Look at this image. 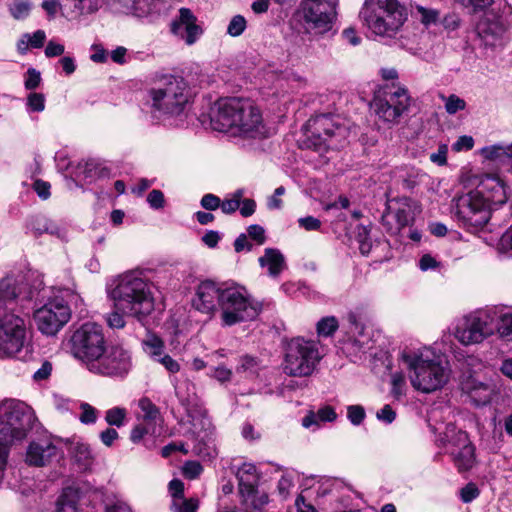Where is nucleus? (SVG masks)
I'll return each instance as SVG.
<instances>
[{"mask_svg":"<svg viewBox=\"0 0 512 512\" xmlns=\"http://www.w3.org/2000/svg\"><path fill=\"white\" fill-rule=\"evenodd\" d=\"M406 379L403 373L395 372L391 375V394L400 399L406 394Z\"/></svg>","mask_w":512,"mask_h":512,"instance_id":"nucleus-39","label":"nucleus"},{"mask_svg":"<svg viewBox=\"0 0 512 512\" xmlns=\"http://www.w3.org/2000/svg\"><path fill=\"white\" fill-rule=\"evenodd\" d=\"M360 17L375 35L392 37L404 24L406 13L397 0H366Z\"/></svg>","mask_w":512,"mask_h":512,"instance_id":"nucleus-7","label":"nucleus"},{"mask_svg":"<svg viewBox=\"0 0 512 512\" xmlns=\"http://www.w3.org/2000/svg\"><path fill=\"white\" fill-rule=\"evenodd\" d=\"M306 137L311 146L320 150L323 146L333 147L347 136V129L330 115H317L306 125Z\"/></svg>","mask_w":512,"mask_h":512,"instance_id":"nucleus-15","label":"nucleus"},{"mask_svg":"<svg viewBox=\"0 0 512 512\" xmlns=\"http://www.w3.org/2000/svg\"><path fill=\"white\" fill-rule=\"evenodd\" d=\"M474 146V139L471 136L463 135L460 136L457 141L452 145V150L460 152L463 150H471Z\"/></svg>","mask_w":512,"mask_h":512,"instance_id":"nucleus-60","label":"nucleus"},{"mask_svg":"<svg viewBox=\"0 0 512 512\" xmlns=\"http://www.w3.org/2000/svg\"><path fill=\"white\" fill-rule=\"evenodd\" d=\"M160 434V431L158 428H155L154 426H151L147 423H141L135 426L130 435V439L132 442L137 443L139 442L145 435H152L157 436Z\"/></svg>","mask_w":512,"mask_h":512,"instance_id":"nucleus-41","label":"nucleus"},{"mask_svg":"<svg viewBox=\"0 0 512 512\" xmlns=\"http://www.w3.org/2000/svg\"><path fill=\"white\" fill-rule=\"evenodd\" d=\"M164 194L157 189H154L149 192L147 196V202L149 203L150 207L153 209H160L164 206Z\"/></svg>","mask_w":512,"mask_h":512,"instance_id":"nucleus-58","label":"nucleus"},{"mask_svg":"<svg viewBox=\"0 0 512 512\" xmlns=\"http://www.w3.org/2000/svg\"><path fill=\"white\" fill-rule=\"evenodd\" d=\"M442 98L445 101V110L448 114L452 115L466 108L465 100L455 94Z\"/></svg>","mask_w":512,"mask_h":512,"instance_id":"nucleus-45","label":"nucleus"},{"mask_svg":"<svg viewBox=\"0 0 512 512\" xmlns=\"http://www.w3.org/2000/svg\"><path fill=\"white\" fill-rule=\"evenodd\" d=\"M318 420L321 422H333L337 418L335 409L332 406H323L316 412Z\"/></svg>","mask_w":512,"mask_h":512,"instance_id":"nucleus-61","label":"nucleus"},{"mask_svg":"<svg viewBox=\"0 0 512 512\" xmlns=\"http://www.w3.org/2000/svg\"><path fill=\"white\" fill-rule=\"evenodd\" d=\"M171 33L191 46L195 44L203 34L202 27L198 24L197 17L189 8H180L178 15L170 25Z\"/></svg>","mask_w":512,"mask_h":512,"instance_id":"nucleus-22","label":"nucleus"},{"mask_svg":"<svg viewBox=\"0 0 512 512\" xmlns=\"http://www.w3.org/2000/svg\"><path fill=\"white\" fill-rule=\"evenodd\" d=\"M192 103L188 83L180 76L165 75L146 89L144 107L155 120L180 118Z\"/></svg>","mask_w":512,"mask_h":512,"instance_id":"nucleus-2","label":"nucleus"},{"mask_svg":"<svg viewBox=\"0 0 512 512\" xmlns=\"http://www.w3.org/2000/svg\"><path fill=\"white\" fill-rule=\"evenodd\" d=\"M125 316H128L127 313L113 305V310L106 314L105 320L109 328L122 329L126 325Z\"/></svg>","mask_w":512,"mask_h":512,"instance_id":"nucleus-38","label":"nucleus"},{"mask_svg":"<svg viewBox=\"0 0 512 512\" xmlns=\"http://www.w3.org/2000/svg\"><path fill=\"white\" fill-rule=\"evenodd\" d=\"M35 420L33 409L20 400L6 399L0 403V471L6 466L9 447L27 437Z\"/></svg>","mask_w":512,"mask_h":512,"instance_id":"nucleus-5","label":"nucleus"},{"mask_svg":"<svg viewBox=\"0 0 512 512\" xmlns=\"http://www.w3.org/2000/svg\"><path fill=\"white\" fill-rule=\"evenodd\" d=\"M376 417L378 420L390 424L395 420L396 413L390 405H385L383 408L377 411Z\"/></svg>","mask_w":512,"mask_h":512,"instance_id":"nucleus-64","label":"nucleus"},{"mask_svg":"<svg viewBox=\"0 0 512 512\" xmlns=\"http://www.w3.org/2000/svg\"><path fill=\"white\" fill-rule=\"evenodd\" d=\"M69 454L79 471H86L93 464L94 458L89 445L86 443L72 442L69 447Z\"/></svg>","mask_w":512,"mask_h":512,"instance_id":"nucleus-26","label":"nucleus"},{"mask_svg":"<svg viewBox=\"0 0 512 512\" xmlns=\"http://www.w3.org/2000/svg\"><path fill=\"white\" fill-rule=\"evenodd\" d=\"M298 14L305 30L313 35L331 31L336 19L335 6L328 0H302Z\"/></svg>","mask_w":512,"mask_h":512,"instance_id":"nucleus-14","label":"nucleus"},{"mask_svg":"<svg viewBox=\"0 0 512 512\" xmlns=\"http://www.w3.org/2000/svg\"><path fill=\"white\" fill-rule=\"evenodd\" d=\"M79 494L76 489H63L56 503L55 512H80L78 508Z\"/></svg>","mask_w":512,"mask_h":512,"instance_id":"nucleus-32","label":"nucleus"},{"mask_svg":"<svg viewBox=\"0 0 512 512\" xmlns=\"http://www.w3.org/2000/svg\"><path fill=\"white\" fill-rule=\"evenodd\" d=\"M408 89L399 83L385 84L374 94L371 107L379 121L390 126L399 123L410 107Z\"/></svg>","mask_w":512,"mask_h":512,"instance_id":"nucleus-9","label":"nucleus"},{"mask_svg":"<svg viewBox=\"0 0 512 512\" xmlns=\"http://www.w3.org/2000/svg\"><path fill=\"white\" fill-rule=\"evenodd\" d=\"M417 211L416 202L408 197L389 199L382 215L383 225L387 227L389 232L397 233L414 221Z\"/></svg>","mask_w":512,"mask_h":512,"instance_id":"nucleus-18","label":"nucleus"},{"mask_svg":"<svg viewBox=\"0 0 512 512\" xmlns=\"http://www.w3.org/2000/svg\"><path fill=\"white\" fill-rule=\"evenodd\" d=\"M339 322L334 316H326L317 323V334L319 337H330L338 329Z\"/></svg>","mask_w":512,"mask_h":512,"instance_id":"nucleus-36","label":"nucleus"},{"mask_svg":"<svg viewBox=\"0 0 512 512\" xmlns=\"http://www.w3.org/2000/svg\"><path fill=\"white\" fill-rule=\"evenodd\" d=\"M466 390L472 395V398L477 405L486 403L489 401L490 390L487 386L479 383L477 385H466Z\"/></svg>","mask_w":512,"mask_h":512,"instance_id":"nucleus-40","label":"nucleus"},{"mask_svg":"<svg viewBox=\"0 0 512 512\" xmlns=\"http://www.w3.org/2000/svg\"><path fill=\"white\" fill-rule=\"evenodd\" d=\"M460 2L464 7L470 8L473 13H478L491 7L494 0H460Z\"/></svg>","mask_w":512,"mask_h":512,"instance_id":"nucleus-50","label":"nucleus"},{"mask_svg":"<svg viewBox=\"0 0 512 512\" xmlns=\"http://www.w3.org/2000/svg\"><path fill=\"white\" fill-rule=\"evenodd\" d=\"M400 359L409 371L411 386L420 393L436 392L449 381L451 370L447 362L430 347H405Z\"/></svg>","mask_w":512,"mask_h":512,"instance_id":"nucleus-3","label":"nucleus"},{"mask_svg":"<svg viewBox=\"0 0 512 512\" xmlns=\"http://www.w3.org/2000/svg\"><path fill=\"white\" fill-rule=\"evenodd\" d=\"M262 305L239 284H225L220 303V320L223 327L255 320Z\"/></svg>","mask_w":512,"mask_h":512,"instance_id":"nucleus-6","label":"nucleus"},{"mask_svg":"<svg viewBox=\"0 0 512 512\" xmlns=\"http://www.w3.org/2000/svg\"><path fill=\"white\" fill-rule=\"evenodd\" d=\"M143 350L145 353L153 360L156 361V358L162 356L164 352V342L161 338L156 336L155 334H149L142 341Z\"/></svg>","mask_w":512,"mask_h":512,"instance_id":"nucleus-34","label":"nucleus"},{"mask_svg":"<svg viewBox=\"0 0 512 512\" xmlns=\"http://www.w3.org/2000/svg\"><path fill=\"white\" fill-rule=\"evenodd\" d=\"M138 406L142 413L143 422L159 429L162 419L156 405L149 398L143 397L139 400Z\"/></svg>","mask_w":512,"mask_h":512,"instance_id":"nucleus-33","label":"nucleus"},{"mask_svg":"<svg viewBox=\"0 0 512 512\" xmlns=\"http://www.w3.org/2000/svg\"><path fill=\"white\" fill-rule=\"evenodd\" d=\"M106 347V338L101 325L87 322L77 328L70 338V352L87 369L101 356Z\"/></svg>","mask_w":512,"mask_h":512,"instance_id":"nucleus-10","label":"nucleus"},{"mask_svg":"<svg viewBox=\"0 0 512 512\" xmlns=\"http://www.w3.org/2000/svg\"><path fill=\"white\" fill-rule=\"evenodd\" d=\"M41 81L40 72L37 70L30 68L27 71V76L25 79V88L28 90H33L37 88Z\"/></svg>","mask_w":512,"mask_h":512,"instance_id":"nucleus-62","label":"nucleus"},{"mask_svg":"<svg viewBox=\"0 0 512 512\" xmlns=\"http://www.w3.org/2000/svg\"><path fill=\"white\" fill-rule=\"evenodd\" d=\"M480 155L486 161L497 164L508 163V160L512 159V143L508 145L494 144L483 147L480 150Z\"/></svg>","mask_w":512,"mask_h":512,"instance_id":"nucleus-29","label":"nucleus"},{"mask_svg":"<svg viewBox=\"0 0 512 512\" xmlns=\"http://www.w3.org/2000/svg\"><path fill=\"white\" fill-rule=\"evenodd\" d=\"M258 261L261 267H268V274L271 277L279 276L286 267L284 255L275 248H266Z\"/></svg>","mask_w":512,"mask_h":512,"instance_id":"nucleus-28","label":"nucleus"},{"mask_svg":"<svg viewBox=\"0 0 512 512\" xmlns=\"http://www.w3.org/2000/svg\"><path fill=\"white\" fill-rule=\"evenodd\" d=\"M127 415V411L121 407H113L106 411L105 421L110 426L121 427L124 425V421Z\"/></svg>","mask_w":512,"mask_h":512,"instance_id":"nucleus-42","label":"nucleus"},{"mask_svg":"<svg viewBox=\"0 0 512 512\" xmlns=\"http://www.w3.org/2000/svg\"><path fill=\"white\" fill-rule=\"evenodd\" d=\"M320 360L321 355L316 342L295 338L287 345L283 370L289 376L307 377L314 372Z\"/></svg>","mask_w":512,"mask_h":512,"instance_id":"nucleus-11","label":"nucleus"},{"mask_svg":"<svg viewBox=\"0 0 512 512\" xmlns=\"http://www.w3.org/2000/svg\"><path fill=\"white\" fill-rule=\"evenodd\" d=\"M365 417L366 412L363 406L357 404L347 407V418L352 425L359 426L363 423Z\"/></svg>","mask_w":512,"mask_h":512,"instance_id":"nucleus-46","label":"nucleus"},{"mask_svg":"<svg viewBox=\"0 0 512 512\" xmlns=\"http://www.w3.org/2000/svg\"><path fill=\"white\" fill-rule=\"evenodd\" d=\"M131 369V352L120 345H111L105 347L88 371L101 376L124 377Z\"/></svg>","mask_w":512,"mask_h":512,"instance_id":"nucleus-16","label":"nucleus"},{"mask_svg":"<svg viewBox=\"0 0 512 512\" xmlns=\"http://www.w3.org/2000/svg\"><path fill=\"white\" fill-rule=\"evenodd\" d=\"M127 12L137 16L159 12L161 10L160 0H119Z\"/></svg>","mask_w":512,"mask_h":512,"instance_id":"nucleus-31","label":"nucleus"},{"mask_svg":"<svg viewBox=\"0 0 512 512\" xmlns=\"http://www.w3.org/2000/svg\"><path fill=\"white\" fill-rule=\"evenodd\" d=\"M507 25L501 17H495L491 12L478 21L476 31L478 36L488 46H494L506 32Z\"/></svg>","mask_w":512,"mask_h":512,"instance_id":"nucleus-23","label":"nucleus"},{"mask_svg":"<svg viewBox=\"0 0 512 512\" xmlns=\"http://www.w3.org/2000/svg\"><path fill=\"white\" fill-rule=\"evenodd\" d=\"M80 410L79 420L82 424L89 425L97 421L99 412L89 403L82 402L80 404Z\"/></svg>","mask_w":512,"mask_h":512,"instance_id":"nucleus-43","label":"nucleus"},{"mask_svg":"<svg viewBox=\"0 0 512 512\" xmlns=\"http://www.w3.org/2000/svg\"><path fill=\"white\" fill-rule=\"evenodd\" d=\"M73 11L78 15L90 14L98 10L97 0H71Z\"/></svg>","mask_w":512,"mask_h":512,"instance_id":"nucleus-44","label":"nucleus"},{"mask_svg":"<svg viewBox=\"0 0 512 512\" xmlns=\"http://www.w3.org/2000/svg\"><path fill=\"white\" fill-rule=\"evenodd\" d=\"M190 431L193 435V452L203 459L213 458L217 452L213 439L214 427L211 420L204 414L193 415Z\"/></svg>","mask_w":512,"mask_h":512,"instance_id":"nucleus-20","label":"nucleus"},{"mask_svg":"<svg viewBox=\"0 0 512 512\" xmlns=\"http://www.w3.org/2000/svg\"><path fill=\"white\" fill-rule=\"evenodd\" d=\"M474 191L484 195L489 206L492 203L503 204L507 201L505 184L495 175L482 176Z\"/></svg>","mask_w":512,"mask_h":512,"instance_id":"nucleus-25","label":"nucleus"},{"mask_svg":"<svg viewBox=\"0 0 512 512\" xmlns=\"http://www.w3.org/2000/svg\"><path fill=\"white\" fill-rule=\"evenodd\" d=\"M71 317V311L61 299L45 303L34 312L37 329L44 335H56Z\"/></svg>","mask_w":512,"mask_h":512,"instance_id":"nucleus-17","label":"nucleus"},{"mask_svg":"<svg viewBox=\"0 0 512 512\" xmlns=\"http://www.w3.org/2000/svg\"><path fill=\"white\" fill-rule=\"evenodd\" d=\"M447 153H448L447 145H445V144L440 145L438 147L437 152H434L430 155V160L439 166H443L447 163Z\"/></svg>","mask_w":512,"mask_h":512,"instance_id":"nucleus-63","label":"nucleus"},{"mask_svg":"<svg viewBox=\"0 0 512 512\" xmlns=\"http://www.w3.org/2000/svg\"><path fill=\"white\" fill-rule=\"evenodd\" d=\"M155 362L160 363L170 373H177L180 370V364L165 353L159 358H156Z\"/></svg>","mask_w":512,"mask_h":512,"instance_id":"nucleus-55","label":"nucleus"},{"mask_svg":"<svg viewBox=\"0 0 512 512\" xmlns=\"http://www.w3.org/2000/svg\"><path fill=\"white\" fill-rule=\"evenodd\" d=\"M297 222L306 231H318L321 228V221L313 216L299 218Z\"/></svg>","mask_w":512,"mask_h":512,"instance_id":"nucleus-57","label":"nucleus"},{"mask_svg":"<svg viewBox=\"0 0 512 512\" xmlns=\"http://www.w3.org/2000/svg\"><path fill=\"white\" fill-rule=\"evenodd\" d=\"M412 13L425 26L435 25L440 20V12L437 9L419 4L413 6Z\"/></svg>","mask_w":512,"mask_h":512,"instance_id":"nucleus-35","label":"nucleus"},{"mask_svg":"<svg viewBox=\"0 0 512 512\" xmlns=\"http://www.w3.org/2000/svg\"><path fill=\"white\" fill-rule=\"evenodd\" d=\"M30 3L25 0H16L10 7V12L15 19H23L30 12Z\"/></svg>","mask_w":512,"mask_h":512,"instance_id":"nucleus-49","label":"nucleus"},{"mask_svg":"<svg viewBox=\"0 0 512 512\" xmlns=\"http://www.w3.org/2000/svg\"><path fill=\"white\" fill-rule=\"evenodd\" d=\"M446 437L451 445L450 455L458 471L470 470L476 462V455L468 434L449 425L446 427Z\"/></svg>","mask_w":512,"mask_h":512,"instance_id":"nucleus-19","label":"nucleus"},{"mask_svg":"<svg viewBox=\"0 0 512 512\" xmlns=\"http://www.w3.org/2000/svg\"><path fill=\"white\" fill-rule=\"evenodd\" d=\"M16 290L11 278H4L0 281V298L11 300L16 297Z\"/></svg>","mask_w":512,"mask_h":512,"instance_id":"nucleus-51","label":"nucleus"},{"mask_svg":"<svg viewBox=\"0 0 512 512\" xmlns=\"http://www.w3.org/2000/svg\"><path fill=\"white\" fill-rule=\"evenodd\" d=\"M247 237H250L257 245H262L266 241L265 230L262 226L254 224L247 228Z\"/></svg>","mask_w":512,"mask_h":512,"instance_id":"nucleus-54","label":"nucleus"},{"mask_svg":"<svg viewBox=\"0 0 512 512\" xmlns=\"http://www.w3.org/2000/svg\"><path fill=\"white\" fill-rule=\"evenodd\" d=\"M225 284H217L211 280L201 282L192 298V306L197 311L213 317L220 309L222 291Z\"/></svg>","mask_w":512,"mask_h":512,"instance_id":"nucleus-21","label":"nucleus"},{"mask_svg":"<svg viewBox=\"0 0 512 512\" xmlns=\"http://www.w3.org/2000/svg\"><path fill=\"white\" fill-rule=\"evenodd\" d=\"M32 351L25 320L13 312L0 315V358L27 360Z\"/></svg>","mask_w":512,"mask_h":512,"instance_id":"nucleus-8","label":"nucleus"},{"mask_svg":"<svg viewBox=\"0 0 512 512\" xmlns=\"http://www.w3.org/2000/svg\"><path fill=\"white\" fill-rule=\"evenodd\" d=\"M246 28V20L241 15H235L229 22L227 33L232 37L240 36Z\"/></svg>","mask_w":512,"mask_h":512,"instance_id":"nucleus-47","label":"nucleus"},{"mask_svg":"<svg viewBox=\"0 0 512 512\" xmlns=\"http://www.w3.org/2000/svg\"><path fill=\"white\" fill-rule=\"evenodd\" d=\"M452 213L462 226L472 232L483 228L491 217L488 200L474 190L453 199Z\"/></svg>","mask_w":512,"mask_h":512,"instance_id":"nucleus-12","label":"nucleus"},{"mask_svg":"<svg viewBox=\"0 0 512 512\" xmlns=\"http://www.w3.org/2000/svg\"><path fill=\"white\" fill-rule=\"evenodd\" d=\"M210 124L213 130L234 137L263 139L269 135L260 109L247 99L225 98L215 102L210 109Z\"/></svg>","mask_w":512,"mask_h":512,"instance_id":"nucleus-1","label":"nucleus"},{"mask_svg":"<svg viewBox=\"0 0 512 512\" xmlns=\"http://www.w3.org/2000/svg\"><path fill=\"white\" fill-rule=\"evenodd\" d=\"M496 312V332L501 339L512 342V309L504 306H493Z\"/></svg>","mask_w":512,"mask_h":512,"instance_id":"nucleus-30","label":"nucleus"},{"mask_svg":"<svg viewBox=\"0 0 512 512\" xmlns=\"http://www.w3.org/2000/svg\"><path fill=\"white\" fill-rule=\"evenodd\" d=\"M259 365L255 358L244 356L240 359V363L236 368L237 372H249L251 374L256 373L258 371Z\"/></svg>","mask_w":512,"mask_h":512,"instance_id":"nucleus-53","label":"nucleus"},{"mask_svg":"<svg viewBox=\"0 0 512 512\" xmlns=\"http://www.w3.org/2000/svg\"><path fill=\"white\" fill-rule=\"evenodd\" d=\"M57 455V447L49 440L31 442L26 451L25 461L30 466L48 465Z\"/></svg>","mask_w":512,"mask_h":512,"instance_id":"nucleus-24","label":"nucleus"},{"mask_svg":"<svg viewBox=\"0 0 512 512\" xmlns=\"http://www.w3.org/2000/svg\"><path fill=\"white\" fill-rule=\"evenodd\" d=\"M110 299L117 309L141 320L154 309L150 286L139 270L118 275L107 287Z\"/></svg>","mask_w":512,"mask_h":512,"instance_id":"nucleus-4","label":"nucleus"},{"mask_svg":"<svg viewBox=\"0 0 512 512\" xmlns=\"http://www.w3.org/2000/svg\"><path fill=\"white\" fill-rule=\"evenodd\" d=\"M27 108L30 112H42L45 109V97L42 93H30L27 97Z\"/></svg>","mask_w":512,"mask_h":512,"instance_id":"nucleus-48","label":"nucleus"},{"mask_svg":"<svg viewBox=\"0 0 512 512\" xmlns=\"http://www.w3.org/2000/svg\"><path fill=\"white\" fill-rule=\"evenodd\" d=\"M202 470L203 468L200 463L196 461H188L184 464L183 474L186 478L194 479L201 474Z\"/></svg>","mask_w":512,"mask_h":512,"instance_id":"nucleus-56","label":"nucleus"},{"mask_svg":"<svg viewBox=\"0 0 512 512\" xmlns=\"http://www.w3.org/2000/svg\"><path fill=\"white\" fill-rule=\"evenodd\" d=\"M198 507L199 500L197 498L185 499L184 497H179L173 500L171 509L174 512H197Z\"/></svg>","mask_w":512,"mask_h":512,"instance_id":"nucleus-37","label":"nucleus"},{"mask_svg":"<svg viewBox=\"0 0 512 512\" xmlns=\"http://www.w3.org/2000/svg\"><path fill=\"white\" fill-rule=\"evenodd\" d=\"M240 491L251 495L255 491L259 480L257 468L252 463H244L237 470Z\"/></svg>","mask_w":512,"mask_h":512,"instance_id":"nucleus-27","label":"nucleus"},{"mask_svg":"<svg viewBox=\"0 0 512 512\" xmlns=\"http://www.w3.org/2000/svg\"><path fill=\"white\" fill-rule=\"evenodd\" d=\"M479 489L475 484L469 483L461 489V500L464 503H469L479 496Z\"/></svg>","mask_w":512,"mask_h":512,"instance_id":"nucleus-59","label":"nucleus"},{"mask_svg":"<svg viewBox=\"0 0 512 512\" xmlns=\"http://www.w3.org/2000/svg\"><path fill=\"white\" fill-rule=\"evenodd\" d=\"M497 250L500 253L512 255V228L503 233L497 244Z\"/></svg>","mask_w":512,"mask_h":512,"instance_id":"nucleus-52","label":"nucleus"},{"mask_svg":"<svg viewBox=\"0 0 512 512\" xmlns=\"http://www.w3.org/2000/svg\"><path fill=\"white\" fill-rule=\"evenodd\" d=\"M496 317L493 307L465 315L458 321L454 336L463 345L482 343L496 332Z\"/></svg>","mask_w":512,"mask_h":512,"instance_id":"nucleus-13","label":"nucleus"}]
</instances>
